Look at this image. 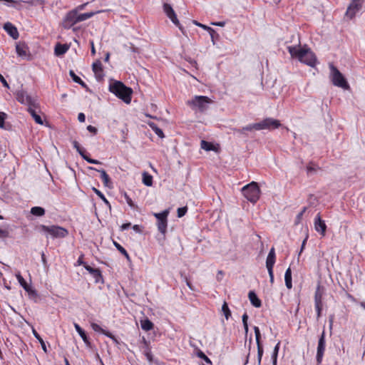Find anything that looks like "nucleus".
<instances>
[{"label":"nucleus","instance_id":"f704fd0d","mask_svg":"<svg viewBox=\"0 0 365 365\" xmlns=\"http://www.w3.org/2000/svg\"><path fill=\"white\" fill-rule=\"evenodd\" d=\"M168 17L171 20V21L179 28V29L184 34L183 28L180 24L179 20L177 18L175 12L172 14L171 15L168 16Z\"/></svg>","mask_w":365,"mask_h":365},{"label":"nucleus","instance_id":"79ce46f5","mask_svg":"<svg viewBox=\"0 0 365 365\" xmlns=\"http://www.w3.org/2000/svg\"><path fill=\"white\" fill-rule=\"evenodd\" d=\"M201 148L205 150L210 151L213 150V145L207 141L202 140Z\"/></svg>","mask_w":365,"mask_h":365},{"label":"nucleus","instance_id":"c03bdc74","mask_svg":"<svg viewBox=\"0 0 365 365\" xmlns=\"http://www.w3.org/2000/svg\"><path fill=\"white\" fill-rule=\"evenodd\" d=\"M257 125H258V123L249 124L243 127V130H245V131H252L253 130H259V128Z\"/></svg>","mask_w":365,"mask_h":365},{"label":"nucleus","instance_id":"7ed1b4c3","mask_svg":"<svg viewBox=\"0 0 365 365\" xmlns=\"http://www.w3.org/2000/svg\"><path fill=\"white\" fill-rule=\"evenodd\" d=\"M329 67L330 69L329 78L333 85L344 90L349 89V83L339 70L332 63L329 64Z\"/></svg>","mask_w":365,"mask_h":365},{"label":"nucleus","instance_id":"c756f323","mask_svg":"<svg viewBox=\"0 0 365 365\" xmlns=\"http://www.w3.org/2000/svg\"><path fill=\"white\" fill-rule=\"evenodd\" d=\"M140 325H141V328L146 331L153 329V327H154L153 323L148 319L141 320Z\"/></svg>","mask_w":365,"mask_h":365},{"label":"nucleus","instance_id":"338daca9","mask_svg":"<svg viewBox=\"0 0 365 365\" xmlns=\"http://www.w3.org/2000/svg\"><path fill=\"white\" fill-rule=\"evenodd\" d=\"M268 274L269 276V282L272 284L274 283V272L273 269H268Z\"/></svg>","mask_w":365,"mask_h":365},{"label":"nucleus","instance_id":"39448f33","mask_svg":"<svg viewBox=\"0 0 365 365\" xmlns=\"http://www.w3.org/2000/svg\"><path fill=\"white\" fill-rule=\"evenodd\" d=\"M245 197L252 203H255L259 198L260 190L257 182H252L242 188Z\"/></svg>","mask_w":365,"mask_h":365},{"label":"nucleus","instance_id":"9b49d317","mask_svg":"<svg viewBox=\"0 0 365 365\" xmlns=\"http://www.w3.org/2000/svg\"><path fill=\"white\" fill-rule=\"evenodd\" d=\"M363 2L364 0H351L346 11V16L352 19L356 13L361 10Z\"/></svg>","mask_w":365,"mask_h":365},{"label":"nucleus","instance_id":"13d9d810","mask_svg":"<svg viewBox=\"0 0 365 365\" xmlns=\"http://www.w3.org/2000/svg\"><path fill=\"white\" fill-rule=\"evenodd\" d=\"M76 151L80 154V155L83 158L86 155V151L83 148L79 145L77 148H76Z\"/></svg>","mask_w":365,"mask_h":365},{"label":"nucleus","instance_id":"f3484780","mask_svg":"<svg viewBox=\"0 0 365 365\" xmlns=\"http://www.w3.org/2000/svg\"><path fill=\"white\" fill-rule=\"evenodd\" d=\"M4 30L7 32V34L11 36L14 39H17L19 36V31L16 26H14L11 23L7 22L4 25Z\"/></svg>","mask_w":365,"mask_h":365},{"label":"nucleus","instance_id":"a18cd8bd","mask_svg":"<svg viewBox=\"0 0 365 365\" xmlns=\"http://www.w3.org/2000/svg\"><path fill=\"white\" fill-rule=\"evenodd\" d=\"M254 331H255V334L256 343L257 344L262 343L261 342V334H260V330H259V327L255 326Z\"/></svg>","mask_w":365,"mask_h":365},{"label":"nucleus","instance_id":"7c9ffc66","mask_svg":"<svg viewBox=\"0 0 365 365\" xmlns=\"http://www.w3.org/2000/svg\"><path fill=\"white\" fill-rule=\"evenodd\" d=\"M113 245L115 247V248L123 255L125 257V258L127 259V260L128 262H130V257L128 253V252L126 251V250L122 247L119 243H118L117 242L115 241H113Z\"/></svg>","mask_w":365,"mask_h":365},{"label":"nucleus","instance_id":"9d476101","mask_svg":"<svg viewBox=\"0 0 365 365\" xmlns=\"http://www.w3.org/2000/svg\"><path fill=\"white\" fill-rule=\"evenodd\" d=\"M76 10H71L68 11L63 20V26L66 29L72 28L78 23Z\"/></svg>","mask_w":365,"mask_h":365},{"label":"nucleus","instance_id":"b1692460","mask_svg":"<svg viewBox=\"0 0 365 365\" xmlns=\"http://www.w3.org/2000/svg\"><path fill=\"white\" fill-rule=\"evenodd\" d=\"M74 327L76 330V331L78 333L83 341L86 344H90L89 339L86 334V331L76 323H74Z\"/></svg>","mask_w":365,"mask_h":365},{"label":"nucleus","instance_id":"0eeeda50","mask_svg":"<svg viewBox=\"0 0 365 365\" xmlns=\"http://www.w3.org/2000/svg\"><path fill=\"white\" fill-rule=\"evenodd\" d=\"M168 214V210H164L159 213H154V216L157 219L158 230L163 235V238H165V233L167 232Z\"/></svg>","mask_w":365,"mask_h":365},{"label":"nucleus","instance_id":"49530a36","mask_svg":"<svg viewBox=\"0 0 365 365\" xmlns=\"http://www.w3.org/2000/svg\"><path fill=\"white\" fill-rule=\"evenodd\" d=\"M103 334L111 339L115 344H119L118 339L110 331L105 330V331L103 332Z\"/></svg>","mask_w":365,"mask_h":365},{"label":"nucleus","instance_id":"4c0bfd02","mask_svg":"<svg viewBox=\"0 0 365 365\" xmlns=\"http://www.w3.org/2000/svg\"><path fill=\"white\" fill-rule=\"evenodd\" d=\"M196 356L200 359H202L205 363L212 364L211 360L205 354V353L200 349H197L196 351Z\"/></svg>","mask_w":365,"mask_h":365},{"label":"nucleus","instance_id":"72a5a7b5","mask_svg":"<svg viewBox=\"0 0 365 365\" xmlns=\"http://www.w3.org/2000/svg\"><path fill=\"white\" fill-rule=\"evenodd\" d=\"M27 46L25 44H17L16 46V51L18 56L24 57L26 56Z\"/></svg>","mask_w":365,"mask_h":365},{"label":"nucleus","instance_id":"bf43d9fd","mask_svg":"<svg viewBox=\"0 0 365 365\" xmlns=\"http://www.w3.org/2000/svg\"><path fill=\"white\" fill-rule=\"evenodd\" d=\"M306 209H307L306 207H304L303 210L297 215L296 220H295V224H298L300 222L303 214L306 211Z\"/></svg>","mask_w":365,"mask_h":365},{"label":"nucleus","instance_id":"6e6552de","mask_svg":"<svg viewBox=\"0 0 365 365\" xmlns=\"http://www.w3.org/2000/svg\"><path fill=\"white\" fill-rule=\"evenodd\" d=\"M282 125L280 121L272 118H266L258 122L257 125L259 130H272L279 128Z\"/></svg>","mask_w":365,"mask_h":365},{"label":"nucleus","instance_id":"2eb2a0df","mask_svg":"<svg viewBox=\"0 0 365 365\" xmlns=\"http://www.w3.org/2000/svg\"><path fill=\"white\" fill-rule=\"evenodd\" d=\"M314 228L317 232L322 234L323 236L325 235L327 225L324 220H322L320 214H317L314 219Z\"/></svg>","mask_w":365,"mask_h":365},{"label":"nucleus","instance_id":"a211bd4d","mask_svg":"<svg viewBox=\"0 0 365 365\" xmlns=\"http://www.w3.org/2000/svg\"><path fill=\"white\" fill-rule=\"evenodd\" d=\"M276 259L274 248L272 247L266 259V267L268 269H273Z\"/></svg>","mask_w":365,"mask_h":365},{"label":"nucleus","instance_id":"680f3d73","mask_svg":"<svg viewBox=\"0 0 365 365\" xmlns=\"http://www.w3.org/2000/svg\"><path fill=\"white\" fill-rule=\"evenodd\" d=\"M87 130L93 135H96L98 133V129L91 125L87 126Z\"/></svg>","mask_w":365,"mask_h":365},{"label":"nucleus","instance_id":"0e129e2a","mask_svg":"<svg viewBox=\"0 0 365 365\" xmlns=\"http://www.w3.org/2000/svg\"><path fill=\"white\" fill-rule=\"evenodd\" d=\"M0 81L1 82V83L3 84V86L7 88H9V83H7V81H6V79L4 78V77L0 73Z\"/></svg>","mask_w":365,"mask_h":365},{"label":"nucleus","instance_id":"8fccbe9b","mask_svg":"<svg viewBox=\"0 0 365 365\" xmlns=\"http://www.w3.org/2000/svg\"><path fill=\"white\" fill-rule=\"evenodd\" d=\"M279 345H280V341H279L274 346L272 354V359H277L278 352L279 350Z\"/></svg>","mask_w":365,"mask_h":365},{"label":"nucleus","instance_id":"bb28decb","mask_svg":"<svg viewBox=\"0 0 365 365\" xmlns=\"http://www.w3.org/2000/svg\"><path fill=\"white\" fill-rule=\"evenodd\" d=\"M147 123L159 138H163L165 137L163 130L157 125L156 123L151 121H149Z\"/></svg>","mask_w":365,"mask_h":365},{"label":"nucleus","instance_id":"4468645a","mask_svg":"<svg viewBox=\"0 0 365 365\" xmlns=\"http://www.w3.org/2000/svg\"><path fill=\"white\" fill-rule=\"evenodd\" d=\"M84 268L91 274L96 283L103 282V276L99 269L93 268L88 264H84Z\"/></svg>","mask_w":365,"mask_h":365},{"label":"nucleus","instance_id":"cd10ccee","mask_svg":"<svg viewBox=\"0 0 365 365\" xmlns=\"http://www.w3.org/2000/svg\"><path fill=\"white\" fill-rule=\"evenodd\" d=\"M31 214L36 217H42L45 215L46 210L43 207L36 206L33 207L30 211Z\"/></svg>","mask_w":365,"mask_h":365},{"label":"nucleus","instance_id":"ddd939ff","mask_svg":"<svg viewBox=\"0 0 365 365\" xmlns=\"http://www.w3.org/2000/svg\"><path fill=\"white\" fill-rule=\"evenodd\" d=\"M16 277L20 284V285L24 288V289L29 294L31 298L36 297L38 296L37 292L36 289H33L30 285L27 284L26 280L21 276L20 272L16 274Z\"/></svg>","mask_w":365,"mask_h":365},{"label":"nucleus","instance_id":"473e14b6","mask_svg":"<svg viewBox=\"0 0 365 365\" xmlns=\"http://www.w3.org/2000/svg\"><path fill=\"white\" fill-rule=\"evenodd\" d=\"M322 292L318 287L314 293V305L322 304Z\"/></svg>","mask_w":365,"mask_h":365},{"label":"nucleus","instance_id":"f257e3e1","mask_svg":"<svg viewBox=\"0 0 365 365\" xmlns=\"http://www.w3.org/2000/svg\"><path fill=\"white\" fill-rule=\"evenodd\" d=\"M287 50L292 58H297L300 62L311 67L316 66L317 59L310 48H302L299 46H289Z\"/></svg>","mask_w":365,"mask_h":365},{"label":"nucleus","instance_id":"6e6d98bb","mask_svg":"<svg viewBox=\"0 0 365 365\" xmlns=\"http://www.w3.org/2000/svg\"><path fill=\"white\" fill-rule=\"evenodd\" d=\"M92 328L95 331L101 332L103 334V331H105V329L101 328L98 324H92Z\"/></svg>","mask_w":365,"mask_h":365},{"label":"nucleus","instance_id":"393cba45","mask_svg":"<svg viewBox=\"0 0 365 365\" xmlns=\"http://www.w3.org/2000/svg\"><path fill=\"white\" fill-rule=\"evenodd\" d=\"M319 170H321V168L313 162H309L307 165V173L308 175H314Z\"/></svg>","mask_w":365,"mask_h":365},{"label":"nucleus","instance_id":"dca6fc26","mask_svg":"<svg viewBox=\"0 0 365 365\" xmlns=\"http://www.w3.org/2000/svg\"><path fill=\"white\" fill-rule=\"evenodd\" d=\"M88 168L91 170L98 171V173H101V178L103 180V182L106 187L108 188L113 187V182L111 181L109 175L106 173V170L103 169L98 170L93 167H89Z\"/></svg>","mask_w":365,"mask_h":365},{"label":"nucleus","instance_id":"e433bc0d","mask_svg":"<svg viewBox=\"0 0 365 365\" xmlns=\"http://www.w3.org/2000/svg\"><path fill=\"white\" fill-rule=\"evenodd\" d=\"M257 365H261L264 349L262 343L257 344Z\"/></svg>","mask_w":365,"mask_h":365},{"label":"nucleus","instance_id":"58836bf2","mask_svg":"<svg viewBox=\"0 0 365 365\" xmlns=\"http://www.w3.org/2000/svg\"><path fill=\"white\" fill-rule=\"evenodd\" d=\"M208 32L210 34L212 42L213 45H215L216 40L219 39L220 36L219 34L213 29H208Z\"/></svg>","mask_w":365,"mask_h":365},{"label":"nucleus","instance_id":"f03ea898","mask_svg":"<svg viewBox=\"0 0 365 365\" xmlns=\"http://www.w3.org/2000/svg\"><path fill=\"white\" fill-rule=\"evenodd\" d=\"M109 91L125 103L128 104L130 103L133 90L127 87L121 81H115L110 83L109 85Z\"/></svg>","mask_w":365,"mask_h":365},{"label":"nucleus","instance_id":"1a4fd4ad","mask_svg":"<svg viewBox=\"0 0 365 365\" xmlns=\"http://www.w3.org/2000/svg\"><path fill=\"white\" fill-rule=\"evenodd\" d=\"M16 100L21 104L31 106H36V100L28 95L26 91L23 89L19 90L16 93Z\"/></svg>","mask_w":365,"mask_h":365},{"label":"nucleus","instance_id":"3c124183","mask_svg":"<svg viewBox=\"0 0 365 365\" xmlns=\"http://www.w3.org/2000/svg\"><path fill=\"white\" fill-rule=\"evenodd\" d=\"M187 211V207H179L178 209V217H183L186 214Z\"/></svg>","mask_w":365,"mask_h":365},{"label":"nucleus","instance_id":"603ef678","mask_svg":"<svg viewBox=\"0 0 365 365\" xmlns=\"http://www.w3.org/2000/svg\"><path fill=\"white\" fill-rule=\"evenodd\" d=\"M124 197H125L126 202L130 207H132V208L135 207L134 202H133L132 199L129 197V195L127 193L124 194Z\"/></svg>","mask_w":365,"mask_h":365},{"label":"nucleus","instance_id":"69168bd1","mask_svg":"<svg viewBox=\"0 0 365 365\" xmlns=\"http://www.w3.org/2000/svg\"><path fill=\"white\" fill-rule=\"evenodd\" d=\"M88 3L83 4L81 5H78L77 7H76L73 10H76V12H79L83 9H85L86 6L88 5Z\"/></svg>","mask_w":365,"mask_h":365},{"label":"nucleus","instance_id":"a19ab883","mask_svg":"<svg viewBox=\"0 0 365 365\" xmlns=\"http://www.w3.org/2000/svg\"><path fill=\"white\" fill-rule=\"evenodd\" d=\"M93 190L106 205L110 206L108 200L99 190L96 189V187H93Z\"/></svg>","mask_w":365,"mask_h":365},{"label":"nucleus","instance_id":"6ab92c4d","mask_svg":"<svg viewBox=\"0 0 365 365\" xmlns=\"http://www.w3.org/2000/svg\"><path fill=\"white\" fill-rule=\"evenodd\" d=\"M38 107V103L36 102V106H31L28 107L27 110L31 114V115L32 116V118H34V120H35V122L36 123H38L39 125H42L43 120H42L41 115L37 113V112L36 111V109H35Z\"/></svg>","mask_w":365,"mask_h":365},{"label":"nucleus","instance_id":"4d7b16f0","mask_svg":"<svg viewBox=\"0 0 365 365\" xmlns=\"http://www.w3.org/2000/svg\"><path fill=\"white\" fill-rule=\"evenodd\" d=\"M9 236V232L6 230L0 228V237L1 238H6Z\"/></svg>","mask_w":365,"mask_h":365},{"label":"nucleus","instance_id":"e2e57ef3","mask_svg":"<svg viewBox=\"0 0 365 365\" xmlns=\"http://www.w3.org/2000/svg\"><path fill=\"white\" fill-rule=\"evenodd\" d=\"M128 50L133 53H138V48L135 47L133 43H130V46H128Z\"/></svg>","mask_w":365,"mask_h":365},{"label":"nucleus","instance_id":"864d4df0","mask_svg":"<svg viewBox=\"0 0 365 365\" xmlns=\"http://www.w3.org/2000/svg\"><path fill=\"white\" fill-rule=\"evenodd\" d=\"M6 117V113H4L3 112H0V128H4V123H5Z\"/></svg>","mask_w":365,"mask_h":365},{"label":"nucleus","instance_id":"f8f14e48","mask_svg":"<svg viewBox=\"0 0 365 365\" xmlns=\"http://www.w3.org/2000/svg\"><path fill=\"white\" fill-rule=\"evenodd\" d=\"M325 346H326V341H325V331L323 330L319 341H318V346H317V361L318 364H321L322 361V358L324 354L325 351Z\"/></svg>","mask_w":365,"mask_h":365},{"label":"nucleus","instance_id":"aec40b11","mask_svg":"<svg viewBox=\"0 0 365 365\" xmlns=\"http://www.w3.org/2000/svg\"><path fill=\"white\" fill-rule=\"evenodd\" d=\"M92 69L98 79L103 78V66L100 61L94 62L92 65Z\"/></svg>","mask_w":365,"mask_h":365},{"label":"nucleus","instance_id":"4be33fe9","mask_svg":"<svg viewBox=\"0 0 365 365\" xmlns=\"http://www.w3.org/2000/svg\"><path fill=\"white\" fill-rule=\"evenodd\" d=\"M68 48L69 46L67 44H61L58 43L55 46L54 52L55 54L58 56L66 53Z\"/></svg>","mask_w":365,"mask_h":365},{"label":"nucleus","instance_id":"412c9836","mask_svg":"<svg viewBox=\"0 0 365 365\" xmlns=\"http://www.w3.org/2000/svg\"><path fill=\"white\" fill-rule=\"evenodd\" d=\"M249 299L252 306L259 308L262 306V302L254 291H250L248 294Z\"/></svg>","mask_w":365,"mask_h":365},{"label":"nucleus","instance_id":"c9c22d12","mask_svg":"<svg viewBox=\"0 0 365 365\" xmlns=\"http://www.w3.org/2000/svg\"><path fill=\"white\" fill-rule=\"evenodd\" d=\"M33 334L35 336V338L38 341V342L41 344V348L43 350V351L45 353H47L48 352L47 348H46V344H45L43 339L41 337V336L38 334V332L35 329H33Z\"/></svg>","mask_w":365,"mask_h":365},{"label":"nucleus","instance_id":"de8ad7c7","mask_svg":"<svg viewBox=\"0 0 365 365\" xmlns=\"http://www.w3.org/2000/svg\"><path fill=\"white\" fill-rule=\"evenodd\" d=\"M83 159L91 164H96V165L101 164V162L98 161V160L91 158L87 153L86 154L85 156H83Z\"/></svg>","mask_w":365,"mask_h":365},{"label":"nucleus","instance_id":"20e7f679","mask_svg":"<svg viewBox=\"0 0 365 365\" xmlns=\"http://www.w3.org/2000/svg\"><path fill=\"white\" fill-rule=\"evenodd\" d=\"M212 103V101L205 96H195L190 101L187 102V104L192 109L197 110L200 113L206 111L209 105Z\"/></svg>","mask_w":365,"mask_h":365},{"label":"nucleus","instance_id":"09e8293b","mask_svg":"<svg viewBox=\"0 0 365 365\" xmlns=\"http://www.w3.org/2000/svg\"><path fill=\"white\" fill-rule=\"evenodd\" d=\"M180 275H181V277L182 278V279L185 282L187 286L190 288V289L194 290V288H193L191 282H190V280L187 277V276L184 273H182V272L180 273Z\"/></svg>","mask_w":365,"mask_h":365},{"label":"nucleus","instance_id":"c85d7f7f","mask_svg":"<svg viewBox=\"0 0 365 365\" xmlns=\"http://www.w3.org/2000/svg\"><path fill=\"white\" fill-rule=\"evenodd\" d=\"M69 75H70L71 78H72V80L75 83H78L83 88H86L87 87V85L86 84V83L84 81H83L81 80V78L79 76H78L73 70H71L69 71Z\"/></svg>","mask_w":365,"mask_h":365},{"label":"nucleus","instance_id":"37998d69","mask_svg":"<svg viewBox=\"0 0 365 365\" xmlns=\"http://www.w3.org/2000/svg\"><path fill=\"white\" fill-rule=\"evenodd\" d=\"M163 10L167 16L175 13V11L173 10V7L167 3L163 4Z\"/></svg>","mask_w":365,"mask_h":365},{"label":"nucleus","instance_id":"2f4dec72","mask_svg":"<svg viewBox=\"0 0 365 365\" xmlns=\"http://www.w3.org/2000/svg\"><path fill=\"white\" fill-rule=\"evenodd\" d=\"M143 182L146 186H152L153 185V176L147 172L143 173Z\"/></svg>","mask_w":365,"mask_h":365},{"label":"nucleus","instance_id":"5701e85b","mask_svg":"<svg viewBox=\"0 0 365 365\" xmlns=\"http://www.w3.org/2000/svg\"><path fill=\"white\" fill-rule=\"evenodd\" d=\"M100 11H91L87 12L84 14H80L79 12H77V21L78 22H81L83 21H86L91 17H93L96 14L99 13Z\"/></svg>","mask_w":365,"mask_h":365},{"label":"nucleus","instance_id":"774afa93","mask_svg":"<svg viewBox=\"0 0 365 365\" xmlns=\"http://www.w3.org/2000/svg\"><path fill=\"white\" fill-rule=\"evenodd\" d=\"M78 120L83 123V122H85L86 120V116L84 115V113H79L78 115Z\"/></svg>","mask_w":365,"mask_h":365},{"label":"nucleus","instance_id":"a878e982","mask_svg":"<svg viewBox=\"0 0 365 365\" xmlns=\"http://www.w3.org/2000/svg\"><path fill=\"white\" fill-rule=\"evenodd\" d=\"M284 281H285V285L288 289H290L292 288V270L290 267L287 269L285 274H284Z\"/></svg>","mask_w":365,"mask_h":365},{"label":"nucleus","instance_id":"052dcab7","mask_svg":"<svg viewBox=\"0 0 365 365\" xmlns=\"http://www.w3.org/2000/svg\"><path fill=\"white\" fill-rule=\"evenodd\" d=\"M234 132L237 133L240 135H242L244 136H247L246 131L243 130V127L242 128H234Z\"/></svg>","mask_w":365,"mask_h":365},{"label":"nucleus","instance_id":"ea45409f","mask_svg":"<svg viewBox=\"0 0 365 365\" xmlns=\"http://www.w3.org/2000/svg\"><path fill=\"white\" fill-rule=\"evenodd\" d=\"M222 311L223 312L226 319H229V318L231 317V312L226 302H225L222 306Z\"/></svg>","mask_w":365,"mask_h":365},{"label":"nucleus","instance_id":"5fc2aeb1","mask_svg":"<svg viewBox=\"0 0 365 365\" xmlns=\"http://www.w3.org/2000/svg\"><path fill=\"white\" fill-rule=\"evenodd\" d=\"M317 318L319 319L322 316V304L315 305Z\"/></svg>","mask_w":365,"mask_h":365},{"label":"nucleus","instance_id":"423d86ee","mask_svg":"<svg viewBox=\"0 0 365 365\" xmlns=\"http://www.w3.org/2000/svg\"><path fill=\"white\" fill-rule=\"evenodd\" d=\"M40 232H43L49 234L53 238H63L68 235V232L66 228L58 225L47 226L44 225H40L38 227Z\"/></svg>","mask_w":365,"mask_h":365}]
</instances>
